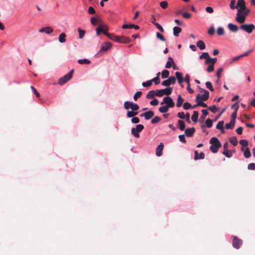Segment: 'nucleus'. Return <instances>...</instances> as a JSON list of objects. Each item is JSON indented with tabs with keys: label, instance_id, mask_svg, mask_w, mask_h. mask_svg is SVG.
<instances>
[{
	"label": "nucleus",
	"instance_id": "nucleus-1",
	"mask_svg": "<svg viewBox=\"0 0 255 255\" xmlns=\"http://www.w3.org/2000/svg\"><path fill=\"white\" fill-rule=\"evenodd\" d=\"M160 104H166L165 106H163L159 108L158 110L161 113L167 112L169 108L174 107L175 105L172 99L169 96L165 97Z\"/></svg>",
	"mask_w": 255,
	"mask_h": 255
},
{
	"label": "nucleus",
	"instance_id": "nucleus-2",
	"mask_svg": "<svg viewBox=\"0 0 255 255\" xmlns=\"http://www.w3.org/2000/svg\"><path fill=\"white\" fill-rule=\"evenodd\" d=\"M250 12V9L245 6V8L241 12L237 13L236 20L239 23H243L246 20L247 16L249 15Z\"/></svg>",
	"mask_w": 255,
	"mask_h": 255
},
{
	"label": "nucleus",
	"instance_id": "nucleus-3",
	"mask_svg": "<svg viewBox=\"0 0 255 255\" xmlns=\"http://www.w3.org/2000/svg\"><path fill=\"white\" fill-rule=\"evenodd\" d=\"M210 143L211 145L210 146V149L213 153H217L219 148L222 146V144L219 139L215 137H212L210 140Z\"/></svg>",
	"mask_w": 255,
	"mask_h": 255
},
{
	"label": "nucleus",
	"instance_id": "nucleus-4",
	"mask_svg": "<svg viewBox=\"0 0 255 255\" xmlns=\"http://www.w3.org/2000/svg\"><path fill=\"white\" fill-rule=\"evenodd\" d=\"M74 72V70H71L68 73L63 77L60 78L58 80V84L62 85L67 82L72 78Z\"/></svg>",
	"mask_w": 255,
	"mask_h": 255
},
{
	"label": "nucleus",
	"instance_id": "nucleus-5",
	"mask_svg": "<svg viewBox=\"0 0 255 255\" xmlns=\"http://www.w3.org/2000/svg\"><path fill=\"white\" fill-rule=\"evenodd\" d=\"M143 128V125L141 124L137 125L135 128H133L131 129V133L134 137L138 138L139 137V132L141 131Z\"/></svg>",
	"mask_w": 255,
	"mask_h": 255
},
{
	"label": "nucleus",
	"instance_id": "nucleus-6",
	"mask_svg": "<svg viewBox=\"0 0 255 255\" xmlns=\"http://www.w3.org/2000/svg\"><path fill=\"white\" fill-rule=\"evenodd\" d=\"M240 28L247 33H251L255 29V26L254 24H244L241 25Z\"/></svg>",
	"mask_w": 255,
	"mask_h": 255
},
{
	"label": "nucleus",
	"instance_id": "nucleus-7",
	"mask_svg": "<svg viewBox=\"0 0 255 255\" xmlns=\"http://www.w3.org/2000/svg\"><path fill=\"white\" fill-rule=\"evenodd\" d=\"M232 245L234 248L239 249L243 244V241L236 236H232Z\"/></svg>",
	"mask_w": 255,
	"mask_h": 255
},
{
	"label": "nucleus",
	"instance_id": "nucleus-8",
	"mask_svg": "<svg viewBox=\"0 0 255 255\" xmlns=\"http://www.w3.org/2000/svg\"><path fill=\"white\" fill-rule=\"evenodd\" d=\"M112 46V44L109 42H106L103 43L101 46L100 49L98 54L101 53L102 52H106L107 50L110 49Z\"/></svg>",
	"mask_w": 255,
	"mask_h": 255
},
{
	"label": "nucleus",
	"instance_id": "nucleus-9",
	"mask_svg": "<svg viewBox=\"0 0 255 255\" xmlns=\"http://www.w3.org/2000/svg\"><path fill=\"white\" fill-rule=\"evenodd\" d=\"M176 83V78L173 76L170 77L168 79L163 81L161 84L162 86L168 87L171 84Z\"/></svg>",
	"mask_w": 255,
	"mask_h": 255
},
{
	"label": "nucleus",
	"instance_id": "nucleus-10",
	"mask_svg": "<svg viewBox=\"0 0 255 255\" xmlns=\"http://www.w3.org/2000/svg\"><path fill=\"white\" fill-rule=\"evenodd\" d=\"M245 6L246 4L244 0H238L236 5L237 8L239 7L237 12H241L245 8Z\"/></svg>",
	"mask_w": 255,
	"mask_h": 255
},
{
	"label": "nucleus",
	"instance_id": "nucleus-11",
	"mask_svg": "<svg viewBox=\"0 0 255 255\" xmlns=\"http://www.w3.org/2000/svg\"><path fill=\"white\" fill-rule=\"evenodd\" d=\"M175 76L178 80V83L183 87V86L182 85V83L184 81V79L183 77L182 73L179 72H176L175 73Z\"/></svg>",
	"mask_w": 255,
	"mask_h": 255
},
{
	"label": "nucleus",
	"instance_id": "nucleus-12",
	"mask_svg": "<svg viewBox=\"0 0 255 255\" xmlns=\"http://www.w3.org/2000/svg\"><path fill=\"white\" fill-rule=\"evenodd\" d=\"M154 114L152 111H149L141 115V117L143 116L145 120H148L153 117Z\"/></svg>",
	"mask_w": 255,
	"mask_h": 255
},
{
	"label": "nucleus",
	"instance_id": "nucleus-13",
	"mask_svg": "<svg viewBox=\"0 0 255 255\" xmlns=\"http://www.w3.org/2000/svg\"><path fill=\"white\" fill-rule=\"evenodd\" d=\"M164 148V145L163 143L161 142L156 147V155L157 156H160L162 154V151Z\"/></svg>",
	"mask_w": 255,
	"mask_h": 255
},
{
	"label": "nucleus",
	"instance_id": "nucleus-14",
	"mask_svg": "<svg viewBox=\"0 0 255 255\" xmlns=\"http://www.w3.org/2000/svg\"><path fill=\"white\" fill-rule=\"evenodd\" d=\"M196 101L197 103L198 106H201L204 108L208 107L206 103H204L202 101L203 100H201V95H199V94L197 95V96H196Z\"/></svg>",
	"mask_w": 255,
	"mask_h": 255
},
{
	"label": "nucleus",
	"instance_id": "nucleus-15",
	"mask_svg": "<svg viewBox=\"0 0 255 255\" xmlns=\"http://www.w3.org/2000/svg\"><path fill=\"white\" fill-rule=\"evenodd\" d=\"M184 81L186 82L188 85L187 90V91L190 93L192 94L194 92V91L190 88V76L188 74L186 75Z\"/></svg>",
	"mask_w": 255,
	"mask_h": 255
},
{
	"label": "nucleus",
	"instance_id": "nucleus-16",
	"mask_svg": "<svg viewBox=\"0 0 255 255\" xmlns=\"http://www.w3.org/2000/svg\"><path fill=\"white\" fill-rule=\"evenodd\" d=\"M39 31L41 33L44 32L49 34L53 32V29L50 26H46L41 28Z\"/></svg>",
	"mask_w": 255,
	"mask_h": 255
},
{
	"label": "nucleus",
	"instance_id": "nucleus-17",
	"mask_svg": "<svg viewBox=\"0 0 255 255\" xmlns=\"http://www.w3.org/2000/svg\"><path fill=\"white\" fill-rule=\"evenodd\" d=\"M201 91L204 92V94L201 96V100L203 101H207L209 97V93L206 90L201 89Z\"/></svg>",
	"mask_w": 255,
	"mask_h": 255
},
{
	"label": "nucleus",
	"instance_id": "nucleus-18",
	"mask_svg": "<svg viewBox=\"0 0 255 255\" xmlns=\"http://www.w3.org/2000/svg\"><path fill=\"white\" fill-rule=\"evenodd\" d=\"M195 131V128H188L185 129V133L187 136L191 137L193 135Z\"/></svg>",
	"mask_w": 255,
	"mask_h": 255
},
{
	"label": "nucleus",
	"instance_id": "nucleus-19",
	"mask_svg": "<svg viewBox=\"0 0 255 255\" xmlns=\"http://www.w3.org/2000/svg\"><path fill=\"white\" fill-rule=\"evenodd\" d=\"M228 27L230 31L233 32H236L239 29L238 27L236 25L231 23L228 24Z\"/></svg>",
	"mask_w": 255,
	"mask_h": 255
},
{
	"label": "nucleus",
	"instance_id": "nucleus-20",
	"mask_svg": "<svg viewBox=\"0 0 255 255\" xmlns=\"http://www.w3.org/2000/svg\"><path fill=\"white\" fill-rule=\"evenodd\" d=\"M217 58H210V57L206 60L205 63L206 64H210L214 66V64L217 62Z\"/></svg>",
	"mask_w": 255,
	"mask_h": 255
},
{
	"label": "nucleus",
	"instance_id": "nucleus-21",
	"mask_svg": "<svg viewBox=\"0 0 255 255\" xmlns=\"http://www.w3.org/2000/svg\"><path fill=\"white\" fill-rule=\"evenodd\" d=\"M195 156L194 159L198 160V159H203L205 157L204 153L203 152H201L199 154L197 150L195 151Z\"/></svg>",
	"mask_w": 255,
	"mask_h": 255
},
{
	"label": "nucleus",
	"instance_id": "nucleus-22",
	"mask_svg": "<svg viewBox=\"0 0 255 255\" xmlns=\"http://www.w3.org/2000/svg\"><path fill=\"white\" fill-rule=\"evenodd\" d=\"M120 40L121 43H128L131 41L129 37L126 36H121Z\"/></svg>",
	"mask_w": 255,
	"mask_h": 255
},
{
	"label": "nucleus",
	"instance_id": "nucleus-23",
	"mask_svg": "<svg viewBox=\"0 0 255 255\" xmlns=\"http://www.w3.org/2000/svg\"><path fill=\"white\" fill-rule=\"evenodd\" d=\"M138 114V112L135 111H128L127 116L128 118H133Z\"/></svg>",
	"mask_w": 255,
	"mask_h": 255
},
{
	"label": "nucleus",
	"instance_id": "nucleus-24",
	"mask_svg": "<svg viewBox=\"0 0 255 255\" xmlns=\"http://www.w3.org/2000/svg\"><path fill=\"white\" fill-rule=\"evenodd\" d=\"M172 64L174 65V62L173 59L171 57L168 58V60L166 63L165 68H170L172 66Z\"/></svg>",
	"mask_w": 255,
	"mask_h": 255
},
{
	"label": "nucleus",
	"instance_id": "nucleus-25",
	"mask_svg": "<svg viewBox=\"0 0 255 255\" xmlns=\"http://www.w3.org/2000/svg\"><path fill=\"white\" fill-rule=\"evenodd\" d=\"M173 34L175 36L177 37L179 36V34L181 32V28L178 26H175L173 28Z\"/></svg>",
	"mask_w": 255,
	"mask_h": 255
},
{
	"label": "nucleus",
	"instance_id": "nucleus-26",
	"mask_svg": "<svg viewBox=\"0 0 255 255\" xmlns=\"http://www.w3.org/2000/svg\"><path fill=\"white\" fill-rule=\"evenodd\" d=\"M184 102V99L183 98H182L181 96L180 95L178 96L177 98V101L176 102V106L177 107H180L183 104V103Z\"/></svg>",
	"mask_w": 255,
	"mask_h": 255
},
{
	"label": "nucleus",
	"instance_id": "nucleus-27",
	"mask_svg": "<svg viewBox=\"0 0 255 255\" xmlns=\"http://www.w3.org/2000/svg\"><path fill=\"white\" fill-rule=\"evenodd\" d=\"M163 91L164 95H166L167 96H168V95H170L172 93V88L167 87L165 89H162Z\"/></svg>",
	"mask_w": 255,
	"mask_h": 255
},
{
	"label": "nucleus",
	"instance_id": "nucleus-28",
	"mask_svg": "<svg viewBox=\"0 0 255 255\" xmlns=\"http://www.w3.org/2000/svg\"><path fill=\"white\" fill-rule=\"evenodd\" d=\"M196 45L201 50H203L206 47L205 43L202 40H199L197 42Z\"/></svg>",
	"mask_w": 255,
	"mask_h": 255
},
{
	"label": "nucleus",
	"instance_id": "nucleus-29",
	"mask_svg": "<svg viewBox=\"0 0 255 255\" xmlns=\"http://www.w3.org/2000/svg\"><path fill=\"white\" fill-rule=\"evenodd\" d=\"M66 35L64 33H61L59 36V41L60 43H64L66 41Z\"/></svg>",
	"mask_w": 255,
	"mask_h": 255
},
{
	"label": "nucleus",
	"instance_id": "nucleus-30",
	"mask_svg": "<svg viewBox=\"0 0 255 255\" xmlns=\"http://www.w3.org/2000/svg\"><path fill=\"white\" fill-rule=\"evenodd\" d=\"M198 118V112L197 111H194L193 114L191 117L192 120L193 122L196 123Z\"/></svg>",
	"mask_w": 255,
	"mask_h": 255
},
{
	"label": "nucleus",
	"instance_id": "nucleus-31",
	"mask_svg": "<svg viewBox=\"0 0 255 255\" xmlns=\"http://www.w3.org/2000/svg\"><path fill=\"white\" fill-rule=\"evenodd\" d=\"M235 122L232 121L231 120L230 122L229 123H227L225 125V127L227 129H232L234 128L235 125Z\"/></svg>",
	"mask_w": 255,
	"mask_h": 255
},
{
	"label": "nucleus",
	"instance_id": "nucleus-32",
	"mask_svg": "<svg viewBox=\"0 0 255 255\" xmlns=\"http://www.w3.org/2000/svg\"><path fill=\"white\" fill-rule=\"evenodd\" d=\"M78 63L80 64L83 65V64H89L91 63V61L87 59H79L78 60Z\"/></svg>",
	"mask_w": 255,
	"mask_h": 255
},
{
	"label": "nucleus",
	"instance_id": "nucleus-33",
	"mask_svg": "<svg viewBox=\"0 0 255 255\" xmlns=\"http://www.w3.org/2000/svg\"><path fill=\"white\" fill-rule=\"evenodd\" d=\"M155 96H156V92L153 90H151L146 95V97L147 99H151L153 98Z\"/></svg>",
	"mask_w": 255,
	"mask_h": 255
},
{
	"label": "nucleus",
	"instance_id": "nucleus-34",
	"mask_svg": "<svg viewBox=\"0 0 255 255\" xmlns=\"http://www.w3.org/2000/svg\"><path fill=\"white\" fill-rule=\"evenodd\" d=\"M178 124L179 125V129L181 130H183L185 128V125L184 121H183L182 120H179L178 121Z\"/></svg>",
	"mask_w": 255,
	"mask_h": 255
},
{
	"label": "nucleus",
	"instance_id": "nucleus-35",
	"mask_svg": "<svg viewBox=\"0 0 255 255\" xmlns=\"http://www.w3.org/2000/svg\"><path fill=\"white\" fill-rule=\"evenodd\" d=\"M169 72L167 70H164L161 73V77L163 79L167 78L169 76Z\"/></svg>",
	"mask_w": 255,
	"mask_h": 255
},
{
	"label": "nucleus",
	"instance_id": "nucleus-36",
	"mask_svg": "<svg viewBox=\"0 0 255 255\" xmlns=\"http://www.w3.org/2000/svg\"><path fill=\"white\" fill-rule=\"evenodd\" d=\"M161 120V118L158 116H155L154 118H153L151 121V123L152 124H155L158 122H159Z\"/></svg>",
	"mask_w": 255,
	"mask_h": 255
},
{
	"label": "nucleus",
	"instance_id": "nucleus-37",
	"mask_svg": "<svg viewBox=\"0 0 255 255\" xmlns=\"http://www.w3.org/2000/svg\"><path fill=\"white\" fill-rule=\"evenodd\" d=\"M223 154L225 155L227 157L230 158L232 156V152L230 150H225L223 152Z\"/></svg>",
	"mask_w": 255,
	"mask_h": 255
},
{
	"label": "nucleus",
	"instance_id": "nucleus-38",
	"mask_svg": "<svg viewBox=\"0 0 255 255\" xmlns=\"http://www.w3.org/2000/svg\"><path fill=\"white\" fill-rule=\"evenodd\" d=\"M130 109L136 111L139 109V106L137 104L131 102Z\"/></svg>",
	"mask_w": 255,
	"mask_h": 255
},
{
	"label": "nucleus",
	"instance_id": "nucleus-39",
	"mask_svg": "<svg viewBox=\"0 0 255 255\" xmlns=\"http://www.w3.org/2000/svg\"><path fill=\"white\" fill-rule=\"evenodd\" d=\"M244 155L247 158H248L251 157V152L248 147H247L246 149V150L244 151Z\"/></svg>",
	"mask_w": 255,
	"mask_h": 255
},
{
	"label": "nucleus",
	"instance_id": "nucleus-40",
	"mask_svg": "<svg viewBox=\"0 0 255 255\" xmlns=\"http://www.w3.org/2000/svg\"><path fill=\"white\" fill-rule=\"evenodd\" d=\"M230 142L234 145L236 146L238 144L237 139L236 137L233 136L230 138Z\"/></svg>",
	"mask_w": 255,
	"mask_h": 255
},
{
	"label": "nucleus",
	"instance_id": "nucleus-41",
	"mask_svg": "<svg viewBox=\"0 0 255 255\" xmlns=\"http://www.w3.org/2000/svg\"><path fill=\"white\" fill-rule=\"evenodd\" d=\"M78 31L79 32V38L80 39H82L85 34V31L82 30L80 28H78Z\"/></svg>",
	"mask_w": 255,
	"mask_h": 255
},
{
	"label": "nucleus",
	"instance_id": "nucleus-42",
	"mask_svg": "<svg viewBox=\"0 0 255 255\" xmlns=\"http://www.w3.org/2000/svg\"><path fill=\"white\" fill-rule=\"evenodd\" d=\"M217 33L218 35H223L224 34V29L222 27H219L217 30Z\"/></svg>",
	"mask_w": 255,
	"mask_h": 255
},
{
	"label": "nucleus",
	"instance_id": "nucleus-43",
	"mask_svg": "<svg viewBox=\"0 0 255 255\" xmlns=\"http://www.w3.org/2000/svg\"><path fill=\"white\" fill-rule=\"evenodd\" d=\"M160 6L161 7H162L163 9H166L167 8L168 4L167 1H162L160 2L159 3Z\"/></svg>",
	"mask_w": 255,
	"mask_h": 255
},
{
	"label": "nucleus",
	"instance_id": "nucleus-44",
	"mask_svg": "<svg viewBox=\"0 0 255 255\" xmlns=\"http://www.w3.org/2000/svg\"><path fill=\"white\" fill-rule=\"evenodd\" d=\"M205 84H206V87L208 89H209L211 91L213 92L214 91V89L213 88V87L212 86V84L211 82L208 81V82H206Z\"/></svg>",
	"mask_w": 255,
	"mask_h": 255
},
{
	"label": "nucleus",
	"instance_id": "nucleus-45",
	"mask_svg": "<svg viewBox=\"0 0 255 255\" xmlns=\"http://www.w3.org/2000/svg\"><path fill=\"white\" fill-rule=\"evenodd\" d=\"M131 104V102H128V101L125 102L124 104V108L127 110H128L129 109H130Z\"/></svg>",
	"mask_w": 255,
	"mask_h": 255
},
{
	"label": "nucleus",
	"instance_id": "nucleus-46",
	"mask_svg": "<svg viewBox=\"0 0 255 255\" xmlns=\"http://www.w3.org/2000/svg\"><path fill=\"white\" fill-rule=\"evenodd\" d=\"M152 23L157 27L158 29H159L161 32L164 31V29L163 27L158 23L152 21Z\"/></svg>",
	"mask_w": 255,
	"mask_h": 255
},
{
	"label": "nucleus",
	"instance_id": "nucleus-47",
	"mask_svg": "<svg viewBox=\"0 0 255 255\" xmlns=\"http://www.w3.org/2000/svg\"><path fill=\"white\" fill-rule=\"evenodd\" d=\"M205 123H206V126L209 128L212 127V126L213 125L212 121L210 119H207L205 122Z\"/></svg>",
	"mask_w": 255,
	"mask_h": 255
},
{
	"label": "nucleus",
	"instance_id": "nucleus-48",
	"mask_svg": "<svg viewBox=\"0 0 255 255\" xmlns=\"http://www.w3.org/2000/svg\"><path fill=\"white\" fill-rule=\"evenodd\" d=\"M142 94V92L140 91H138L136 92L133 96V99L135 101H136L138 98H139Z\"/></svg>",
	"mask_w": 255,
	"mask_h": 255
},
{
	"label": "nucleus",
	"instance_id": "nucleus-49",
	"mask_svg": "<svg viewBox=\"0 0 255 255\" xmlns=\"http://www.w3.org/2000/svg\"><path fill=\"white\" fill-rule=\"evenodd\" d=\"M151 85H152V82L151 81V80L147 81L145 82H143L142 83V86L144 87H150V86H151Z\"/></svg>",
	"mask_w": 255,
	"mask_h": 255
},
{
	"label": "nucleus",
	"instance_id": "nucleus-50",
	"mask_svg": "<svg viewBox=\"0 0 255 255\" xmlns=\"http://www.w3.org/2000/svg\"><path fill=\"white\" fill-rule=\"evenodd\" d=\"M151 81L152 82V83L153 82H154L155 84L156 85L159 84L160 82L159 77H158V76H156V77L153 78L151 80Z\"/></svg>",
	"mask_w": 255,
	"mask_h": 255
},
{
	"label": "nucleus",
	"instance_id": "nucleus-51",
	"mask_svg": "<svg viewBox=\"0 0 255 255\" xmlns=\"http://www.w3.org/2000/svg\"><path fill=\"white\" fill-rule=\"evenodd\" d=\"M208 109L210 110L213 113H216L218 110L216 106L213 105V106H210L208 107Z\"/></svg>",
	"mask_w": 255,
	"mask_h": 255
},
{
	"label": "nucleus",
	"instance_id": "nucleus-52",
	"mask_svg": "<svg viewBox=\"0 0 255 255\" xmlns=\"http://www.w3.org/2000/svg\"><path fill=\"white\" fill-rule=\"evenodd\" d=\"M209 57V55L208 53H207V52H204L199 56V58L200 59H202L203 58H205V59H207V58H208Z\"/></svg>",
	"mask_w": 255,
	"mask_h": 255
},
{
	"label": "nucleus",
	"instance_id": "nucleus-53",
	"mask_svg": "<svg viewBox=\"0 0 255 255\" xmlns=\"http://www.w3.org/2000/svg\"><path fill=\"white\" fill-rule=\"evenodd\" d=\"M91 22L93 25H96L99 22V20L97 18L92 17L91 18Z\"/></svg>",
	"mask_w": 255,
	"mask_h": 255
},
{
	"label": "nucleus",
	"instance_id": "nucleus-54",
	"mask_svg": "<svg viewBox=\"0 0 255 255\" xmlns=\"http://www.w3.org/2000/svg\"><path fill=\"white\" fill-rule=\"evenodd\" d=\"M156 96L161 97L164 96L163 91L162 89L161 90H157L156 92Z\"/></svg>",
	"mask_w": 255,
	"mask_h": 255
},
{
	"label": "nucleus",
	"instance_id": "nucleus-55",
	"mask_svg": "<svg viewBox=\"0 0 255 255\" xmlns=\"http://www.w3.org/2000/svg\"><path fill=\"white\" fill-rule=\"evenodd\" d=\"M236 4V0H231L230 4V7L231 9H234L235 8H237L236 6H235Z\"/></svg>",
	"mask_w": 255,
	"mask_h": 255
},
{
	"label": "nucleus",
	"instance_id": "nucleus-56",
	"mask_svg": "<svg viewBox=\"0 0 255 255\" xmlns=\"http://www.w3.org/2000/svg\"><path fill=\"white\" fill-rule=\"evenodd\" d=\"M237 116V111H234V112L232 113L231 116V121L236 122V119Z\"/></svg>",
	"mask_w": 255,
	"mask_h": 255
},
{
	"label": "nucleus",
	"instance_id": "nucleus-57",
	"mask_svg": "<svg viewBox=\"0 0 255 255\" xmlns=\"http://www.w3.org/2000/svg\"><path fill=\"white\" fill-rule=\"evenodd\" d=\"M156 35L157 38L159 39L162 41H165V39L164 37V36L161 34H160V33L157 32Z\"/></svg>",
	"mask_w": 255,
	"mask_h": 255
},
{
	"label": "nucleus",
	"instance_id": "nucleus-58",
	"mask_svg": "<svg viewBox=\"0 0 255 255\" xmlns=\"http://www.w3.org/2000/svg\"><path fill=\"white\" fill-rule=\"evenodd\" d=\"M224 123V121H220L217 124V125L216 126V128L219 129L222 128H223Z\"/></svg>",
	"mask_w": 255,
	"mask_h": 255
},
{
	"label": "nucleus",
	"instance_id": "nucleus-59",
	"mask_svg": "<svg viewBox=\"0 0 255 255\" xmlns=\"http://www.w3.org/2000/svg\"><path fill=\"white\" fill-rule=\"evenodd\" d=\"M183 107L185 110H188L191 107V105L188 102H186L183 104Z\"/></svg>",
	"mask_w": 255,
	"mask_h": 255
},
{
	"label": "nucleus",
	"instance_id": "nucleus-60",
	"mask_svg": "<svg viewBox=\"0 0 255 255\" xmlns=\"http://www.w3.org/2000/svg\"><path fill=\"white\" fill-rule=\"evenodd\" d=\"M240 143L244 147L247 146L248 145V142L247 140L245 139H241L240 141Z\"/></svg>",
	"mask_w": 255,
	"mask_h": 255
},
{
	"label": "nucleus",
	"instance_id": "nucleus-61",
	"mask_svg": "<svg viewBox=\"0 0 255 255\" xmlns=\"http://www.w3.org/2000/svg\"><path fill=\"white\" fill-rule=\"evenodd\" d=\"M159 103V102L157 99H154L151 101L150 104L152 106H157Z\"/></svg>",
	"mask_w": 255,
	"mask_h": 255
},
{
	"label": "nucleus",
	"instance_id": "nucleus-62",
	"mask_svg": "<svg viewBox=\"0 0 255 255\" xmlns=\"http://www.w3.org/2000/svg\"><path fill=\"white\" fill-rule=\"evenodd\" d=\"M223 68H220L218 69V71L217 72V76L218 78V79H220V78L221 77V74L223 72Z\"/></svg>",
	"mask_w": 255,
	"mask_h": 255
},
{
	"label": "nucleus",
	"instance_id": "nucleus-63",
	"mask_svg": "<svg viewBox=\"0 0 255 255\" xmlns=\"http://www.w3.org/2000/svg\"><path fill=\"white\" fill-rule=\"evenodd\" d=\"M179 138L180 141L183 143L186 142V140L185 139V135L184 134H181L179 135Z\"/></svg>",
	"mask_w": 255,
	"mask_h": 255
},
{
	"label": "nucleus",
	"instance_id": "nucleus-64",
	"mask_svg": "<svg viewBox=\"0 0 255 255\" xmlns=\"http://www.w3.org/2000/svg\"><path fill=\"white\" fill-rule=\"evenodd\" d=\"M248 169L249 170H255V163H250L248 166Z\"/></svg>",
	"mask_w": 255,
	"mask_h": 255
}]
</instances>
